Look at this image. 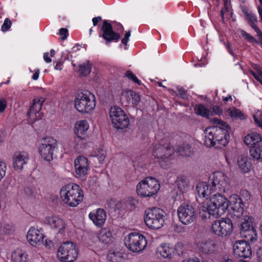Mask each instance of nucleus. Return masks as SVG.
<instances>
[{
	"label": "nucleus",
	"instance_id": "obj_1",
	"mask_svg": "<svg viewBox=\"0 0 262 262\" xmlns=\"http://www.w3.org/2000/svg\"><path fill=\"white\" fill-rule=\"evenodd\" d=\"M210 122L216 125L209 126L204 130L205 145L209 147L221 148L225 146L230 139V127L217 118H211Z\"/></svg>",
	"mask_w": 262,
	"mask_h": 262
},
{
	"label": "nucleus",
	"instance_id": "obj_2",
	"mask_svg": "<svg viewBox=\"0 0 262 262\" xmlns=\"http://www.w3.org/2000/svg\"><path fill=\"white\" fill-rule=\"evenodd\" d=\"M210 184L206 182H199L195 187L196 198H206L212 192L219 191L221 192H227L230 189L229 178L221 171H217L213 173L210 180Z\"/></svg>",
	"mask_w": 262,
	"mask_h": 262
},
{
	"label": "nucleus",
	"instance_id": "obj_3",
	"mask_svg": "<svg viewBox=\"0 0 262 262\" xmlns=\"http://www.w3.org/2000/svg\"><path fill=\"white\" fill-rule=\"evenodd\" d=\"M60 195L64 204L73 207L78 205L83 198L82 190L76 184H68L62 186Z\"/></svg>",
	"mask_w": 262,
	"mask_h": 262
},
{
	"label": "nucleus",
	"instance_id": "obj_4",
	"mask_svg": "<svg viewBox=\"0 0 262 262\" xmlns=\"http://www.w3.org/2000/svg\"><path fill=\"white\" fill-rule=\"evenodd\" d=\"M228 207V202L223 195L217 193L213 195L210 199L209 203L206 208L208 215L218 217L223 215Z\"/></svg>",
	"mask_w": 262,
	"mask_h": 262
},
{
	"label": "nucleus",
	"instance_id": "obj_5",
	"mask_svg": "<svg viewBox=\"0 0 262 262\" xmlns=\"http://www.w3.org/2000/svg\"><path fill=\"white\" fill-rule=\"evenodd\" d=\"M160 188L159 181L153 177H147L137 185V194L142 197H151L156 194Z\"/></svg>",
	"mask_w": 262,
	"mask_h": 262
},
{
	"label": "nucleus",
	"instance_id": "obj_6",
	"mask_svg": "<svg viewBox=\"0 0 262 262\" xmlns=\"http://www.w3.org/2000/svg\"><path fill=\"white\" fill-rule=\"evenodd\" d=\"M165 216L162 210L158 208L147 209L145 212L144 222L152 229L161 228L165 224Z\"/></svg>",
	"mask_w": 262,
	"mask_h": 262
},
{
	"label": "nucleus",
	"instance_id": "obj_7",
	"mask_svg": "<svg viewBox=\"0 0 262 262\" xmlns=\"http://www.w3.org/2000/svg\"><path fill=\"white\" fill-rule=\"evenodd\" d=\"M74 102L75 108L78 112L88 113L95 107V97L90 91H85L78 95Z\"/></svg>",
	"mask_w": 262,
	"mask_h": 262
},
{
	"label": "nucleus",
	"instance_id": "obj_8",
	"mask_svg": "<svg viewBox=\"0 0 262 262\" xmlns=\"http://www.w3.org/2000/svg\"><path fill=\"white\" fill-rule=\"evenodd\" d=\"M57 256L61 261H74L78 256V250L76 245L70 241L63 243L58 249Z\"/></svg>",
	"mask_w": 262,
	"mask_h": 262
},
{
	"label": "nucleus",
	"instance_id": "obj_9",
	"mask_svg": "<svg viewBox=\"0 0 262 262\" xmlns=\"http://www.w3.org/2000/svg\"><path fill=\"white\" fill-rule=\"evenodd\" d=\"M124 243L126 247L135 253L143 251L147 244L146 237L141 233L137 232L129 233L125 237Z\"/></svg>",
	"mask_w": 262,
	"mask_h": 262
},
{
	"label": "nucleus",
	"instance_id": "obj_10",
	"mask_svg": "<svg viewBox=\"0 0 262 262\" xmlns=\"http://www.w3.org/2000/svg\"><path fill=\"white\" fill-rule=\"evenodd\" d=\"M212 232L216 235L224 237L230 235L232 232L233 225L229 218H222L214 221L212 224Z\"/></svg>",
	"mask_w": 262,
	"mask_h": 262
},
{
	"label": "nucleus",
	"instance_id": "obj_11",
	"mask_svg": "<svg viewBox=\"0 0 262 262\" xmlns=\"http://www.w3.org/2000/svg\"><path fill=\"white\" fill-rule=\"evenodd\" d=\"M177 213L180 221L184 225H188L195 219V210L191 205L181 204L178 208Z\"/></svg>",
	"mask_w": 262,
	"mask_h": 262
},
{
	"label": "nucleus",
	"instance_id": "obj_12",
	"mask_svg": "<svg viewBox=\"0 0 262 262\" xmlns=\"http://www.w3.org/2000/svg\"><path fill=\"white\" fill-rule=\"evenodd\" d=\"M56 145L57 141L55 139L50 137L43 139L39 147V152L42 158L48 161L52 160Z\"/></svg>",
	"mask_w": 262,
	"mask_h": 262
},
{
	"label": "nucleus",
	"instance_id": "obj_13",
	"mask_svg": "<svg viewBox=\"0 0 262 262\" xmlns=\"http://www.w3.org/2000/svg\"><path fill=\"white\" fill-rule=\"evenodd\" d=\"M252 220L248 217L245 219L240 225L241 236L251 242H255L257 238V234L255 228L253 227Z\"/></svg>",
	"mask_w": 262,
	"mask_h": 262
},
{
	"label": "nucleus",
	"instance_id": "obj_14",
	"mask_svg": "<svg viewBox=\"0 0 262 262\" xmlns=\"http://www.w3.org/2000/svg\"><path fill=\"white\" fill-rule=\"evenodd\" d=\"M173 154L174 149L168 143L156 144L152 151V155L155 158L162 161L170 159Z\"/></svg>",
	"mask_w": 262,
	"mask_h": 262
},
{
	"label": "nucleus",
	"instance_id": "obj_15",
	"mask_svg": "<svg viewBox=\"0 0 262 262\" xmlns=\"http://www.w3.org/2000/svg\"><path fill=\"white\" fill-rule=\"evenodd\" d=\"M45 101L42 97L34 98L30 108L28 112L30 122L33 123L36 121L41 119L43 116V113L40 112L42 104Z\"/></svg>",
	"mask_w": 262,
	"mask_h": 262
},
{
	"label": "nucleus",
	"instance_id": "obj_16",
	"mask_svg": "<svg viewBox=\"0 0 262 262\" xmlns=\"http://www.w3.org/2000/svg\"><path fill=\"white\" fill-rule=\"evenodd\" d=\"M233 253L236 256L248 258L252 255L250 245L245 241H237L233 245Z\"/></svg>",
	"mask_w": 262,
	"mask_h": 262
},
{
	"label": "nucleus",
	"instance_id": "obj_17",
	"mask_svg": "<svg viewBox=\"0 0 262 262\" xmlns=\"http://www.w3.org/2000/svg\"><path fill=\"white\" fill-rule=\"evenodd\" d=\"M101 30L102 34L99 36L103 37L106 43L113 41H117L120 38V34L113 31L111 24L106 20L103 21Z\"/></svg>",
	"mask_w": 262,
	"mask_h": 262
},
{
	"label": "nucleus",
	"instance_id": "obj_18",
	"mask_svg": "<svg viewBox=\"0 0 262 262\" xmlns=\"http://www.w3.org/2000/svg\"><path fill=\"white\" fill-rule=\"evenodd\" d=\"M74 166L77 177L83 178L88 174L89 164L87 158L84 157H77L74 161Z\"/></svg>",
	"mask_w": 262,
	"mask_h": 262
},
{
	"label": "nucleus",
	"instance_id": "obj_19",
	"mask_svg": "<svg viewBox=\"0 0 262 262\" xmlns=\"http://www.w3.org/2000/svg\"><path fill=\"white\" fill-rule=\"evenodd\" d=\"M45 222L47 223L51 228L57 230L58 233L63 234L65 233L67 227L65 221L60 216L57 215H51L46 217Z\"/></svg>",
	"mask_w": 262,
	"mask_h": 262
},
{
	"label": "nucleus",
	"instance_id": "obj_20",
	"mask_svg": "<svg viewBox=\"0 0 262 262\" xmlns=\"http://www.w3.org/2000/svg\"><path fill=\"white\" fill-rule=\"evenodd\" d=\"M44 237L45 235L41 231L34 227H31L27 234V239L28 242L31 245L34 247L42 243Z\"/></svg>",
	"mask_w": 262,
	"mask_h": 262
},
{
	"label": "nucleus",
	"instance_id": "obj_21",
	"mask_svg": "<svg viewBox=\"0 0 262 262\" xmlns=\"http://www.w3.org/2000/svg\"><path fill=\"white\" fill-rule=\"evenodd\" d=\"M122 103L125 106L132 105L137 106L140 101V97L136 92L131 91H125L122 93L121 98Z\"/></svg>",
	"mask_w": 262,
	"mask_h": 262
},
{
	"label": "nucleus",
	"instance_id": "obj_22",
	"mask_svg": "<svg viewBox=\"0 0 262 262\" xmlns=\"http://www.w3.org/2000/svg\"><path fill=\"white\" fill-rule=\"evenodd\" d=\"M29 155L25 152H17L13 157V167L16 171H21L24 166L26 165L29 161Z\"/></svg>",
	"mask_w": 262,
	"mask_h": 262
},
{
	"label": "nucleus",
	"instance_id": "obj_23",
	"mask_svg": "<svg viewBox=\"0 0 262 262\" xmlns=\"http://www.w3.org/2000/svg\"><path fill=\"white\" fill-rule=\"evenodd\" d=\"M89 128V125L87 121L80 120L77 121L75 125L74 132L77 137L75 138L76 143L81 144L82 140L84 138V133L87 131Z\"/></svg>",
	"mask_w": 262,
	"mask_h": 262
},
{
	"label": "nucleus",
	"instance_id": "obj_24",
	"mask_svg": "<svg viewBox=\"0 0 262 262\" xmlns=\"http://www.w3.org/2000/svg\"><path fill=\"white\" fill-rule=\"evenodd\" d=\"M175 252V248L169 244L163 243L157 248L156 255L158 258L170 259Z\"/></svg>",
	"mask_w": 262,
	"mask_h": 262
},
{
	"label": "nucleus",
	"instance_id": "obj_25",
	"mask_svg": "<svg viewBox=\"0 0 262 262\" xmlns=\"http://www.w3.org/2000/svg\"><path fill=\"white\" fill-rule=\"evenodd\" d=\"M89 217L96 226L100 227L105 223L106 219V214L104 209L98 208L95 211L91 212L89 214Z\"/></svg>",
	"mask_w": 262,
	"mask_h": 262
},
{
	"label": "nucleus",
	"instance_id": "obj_26",
	"mask_svg": "<svg viewBox=\"0 0 262 262\" xmlns=\"http://www.w3.org/2000/svg\"><path fill=\"white\" fill-rule=\"evenodd\" d=\"M199 249L205 254L212 253L215 251L216 245L213 241L204 240L198 243Z\"/></svg>",
	"mask_w": 262,
	"mask_h": 262
},
{
	"label": "nucleus",
	"instance_id": "obj_27",
	"mask_svg": "<svg viewBox=\"0 0 262 262\" xmlns=\"http://www.w3.org/2000/svg\"><path fill=\"white\" fill-rule=\"evenodd\" d=\"M12 262H29L30 259L27 253L22 250L17 249L11 254Z\"/></svg>",
	"mask_w": 262,
	"mask_h": 262
},
{
	"label": "nucleus",
	"instance_id": "obj_28",
	"mask_svg": "<svg viewBox=\"0 0 262 262\" xmlns=\"http://www.w3.org/2000/svg\"><path fill=\"white\" fill-rule=\"evenodd\" d=\"M261 141L260 134L256 133H252L247 135L244 139L245 143L249 146H255L256 144Z\"/></svg>",
	"mask_w": 262,
	"mask_h": 262
},
{
	"label": "nucleus",
	"instance_id": "obj_29",
	"mask_svg": "<svg viewBox=\"0 0 262 262\" xmlns=\"http://www.w3.org/2000/svg\"><path fill=\"white\" fill-rule=\"evenodd\" d=\"M99 241L104 244H108L112 241V232L107 228L101 229L97 234Z\"/></svg>",
	"mask_w": 262,
	"mask_h": 262
},
{
	"label": "nucleus",
	"instance_id": "obj_30",
	"mask_svg": "<svg viewBox=\"0 0 262 262\" xmlns=\"http://www.w3.org/2000/svg\"><path fill=\"white\" fill-rule=\"evenodd\" d=\"M125 115L126 114L121 108L116 106L111 107L110 110L109 115L112 122H118L117 119L121 117L123 118V116Z\"/></svg>",
	"mask_w": 262,
	"mask_h": 262
},
{
	"label": "nucleus",
	"instance_id": "obj_31",
	"mask_svg": "<svg viewBox=\"0 0 262 262\" xmlns=\"http://www.w3.org/2000/svg\"><path fill=\"white\" fill-rule=\"evenodd\" d=\"M237 163L239 167L244 172L249 171L252 166L250 159L246 156H240L238 158Z\"/></svg>",
	"mask_w": 262,
	"mask_h": 262
},
{
	"label": "nucleus",
	"instance_id": "obj_32",
	"mask_svg": "<svg viewBox=\"0 0 262 262\" xmlns=\"http://www.w3.org/2000/svg\"><path fill=\"white\" fill-rule=\"evenodd\" d=\"M194 112L197 115L207 118H209V117L212 116L211 110L207 109L202 104H196L195 106Z\"/></svg>",
	"mask_w": 262,
	"mask_h": 262
},
{
	"label": "nucleus",
	"instance_id": "obj_33",
	"mask_svg": "<svg viewBox=\"0 0 262 262\" xmlns=\"http://www.w3.org/2000/svg\"><path fill=\"white\" fill-rule=\"evenodd\" d=\"M118 119L117 121L118 122H112L115 128L117 129H124L127 127L129 124V120L126 115Z\"/></svg>",
	"mask_w": 262,
	"mask_h": 262
},
{
	"label": "nucleus",
	"instance_id": "obj_34",
	"mask_svg": "<svg viewBox=\"0 0 262 262\" xmlns=\"http://www.w3.org/2000/svg\"><path fill=\"white\" fill-rule=\"evenodd\" d=\"M107 259L112 262H121L124 260L122 253L118 251H110Z\"/></svg>",
	"mask_w": 262,
	"mask_h": 262
},
{
	"label": "nucleus",
	"instance_id": "obj_35",
	"mask_svg": "<svg viewBox=\"0 0 262 262\" xmlns=\"http://www.w3.org/2000/svg\"><path fill=\"white\" fill-rule=\"evenodd\" d=\"M178 151L182 156H190L193 154L191 146L187 143H184L179 146L178 148Z\"/></svg>",
	"mask_w": 262,
	"mask_h": 262
},
{
	"label": "nucleus",
	"instance_id": "obj_36",
	"mask_svg": "<svg viewBox=\"0 0 262 262\" xmlns=\"http://www.w3.org/2000/svg\"><path fill=\"white\" fill-rule=\"evenodd\" d=\"M250 154L254 159H262V146H252L250 150Z\"/></svg>",
	"mask_w": 262,
	"mask_h": 262
},
{
	"label": "nucleus",
	"instance_id": "obj_37",
	"mask_svg": "<svg viewBox=\"0 0 262 262\" xmlns=\"http://www.w3.org/2000/svg\"><path fill=\"white\" fill-rule=\"evenodd\" d=\"M106 152L105 150H104L102 148H100L94 151L92 154V156L94 157H96L99 163H102L106 157Z\"/></svg>",
	"mask_w": 262,
	"mask_h": 262
},
{
	"label": "nucleus",
	"instance_id": "obj_38",
	"mask_svg": "<svg viewBox=\"0 0 262 262\" xmlns=\"http://www.w3.org/2000/svg\"><path fill=\"white\" fill-rule=\"evenodd\" d=\"M91 71L90 64L88 62L86 63H83L79 66V72L82 76H87Z\"/></svg>",
	"mask_w": 262,
	"mask_h": 262
},
{
	"label": "nucleus",
	"instance_id": "obj_39",
	"mask_svg": "<svg viewBox=\"0 0 262 262\" xmlns=\"http://www.w3.org/2000/svg\"><path fill=\"white\" fill-rule=\"evenodd\" d=\"M253 117L255 122L262 128V112L257 111L253 115Z\"/></svg>",
	"mask_w": 262,
	"mask_h": 262
},
{
	"label": "nucleus",
	"instance_id": "obj_40",
	"mask_svg": "<svg viewBox=\"0 0 262 262\" xmlns=\"http://www.w3.org/2000/svg\"><path fill=\"white\" fill-rule=\"evenodd\" d=\"M228 113L232 117L241 118L243 116L242 112L239 110L234 107L228 109Z\"/></svg>",
	"mask_w": 262,
	"mask_h": 262
},
{
	"label": "nucleus",
	"instance_id": "obj_41",
	"mask_svg": "<svg viewBox=\"0 0 262 262\" xmlns=\"http://www.w3.org/2000/svg\"><path fill=\"white\" fill-rule=\"evenodd\" d=\"M125 77H127L129 80H132L135 83L138 85H141V81L138 79V78L133 74L130 71H127L124 74Z\"/></svg>",
	"mask_w": 262,
	"mask_h": 262
},
{
	"label": "nucleus",
	"instance_id": "obj_42",
	"mask_svg": "<svg viewBox=\"0 0 262 262\" xmlns=\"http://www.w3.org/2000/svg\"><path fill=\"white\" fill-rule=\"evenodd\" d=\"M241 34L242 37H243L245 39H246L250 43H257V41L255 39L254 37L251 35L250 34L248 33L246 31L242 30L241 31Z\"/></svg>",
	"mask_w": 262,
	"mask_h": 262
},
{
	"label": "nucleus",
	"instance_id": "obj_43",
	"mask_svg": "<svg viewBox=\"0 0 262 262\" xmlns=\"http://www.w3.org/2000/svg\"><path fill=\"white\" fill-rule=\"evenodd\" d=\"M257 73L251 71V75L262 85V71L260 68H257Z\"/></svg>",
	"mask_w": 262,
	"mask_h": 262
},
{
	"label": "nucleus",
	"instance_id": "obj_44",
	"mask_svg": "<svg viewBox=\"0 0 262 262\" xmlns=\"http://www.w3.org/2000/svg\"><path fill=\"white\" fill-rule=\"evenodd\" d=\"M12 25L11 21L8 18H6L2 26V30L3 32L8 31Z\"/></svg>",
	"mask_w": 262,
	"mask_h": 262
},
{
	"label": "nucleus",
	"instance_id": "obj_45",
	"mask_svg": "<svg viewBox=\"0 0 262 262\" xmlns=\"http://www.w3.org/2000/svg\"><path fill=\"white\" fill-rule=\"evenodd\" d=\"M7 166L5 163L0 160V181L6 174Z\"/></svg>",
	"mask_w": 262,
	"mask_h": 262
},
{
	"label": "nucleus",
	"instance_id": "obj_46",
	"mask_svg": "<svg viewBox=\"0 0 262 262\" xmlns=\"http://www.w3.org/2000/svg\"><path fill=\"white\" fill-rule=\"evenodd\" d=\"M177 91L179 96L183 99H185L187 97L186 91L183 88L178 86L177 87Z\"/></svg>",
	"mask_w": 262,
	"mask_h": 262
},
{
	"label": "nucleus",
	"instance_id": "obj_47",
	"mask_svg": "<svg viewBox=\"0 0 262 262\" xmlns=\"http://www.w3.org/2000/svg\"><path fill=\"white\" fill-rule=\"evenodd\" d=\"M210 110H211L212 112V115H213V114L220 115L223 113L222 109L217 106L212 107Z\"/></svg>",
	"mask_w": 262,
	"mask_h": 262
},
{
	"label": "nucleus",
	"instance_id": "obj_48",
	"mask_svg": "<svg viewBox=\"0 0 262 262\" xmlns=\"http://www.w3.org/2000/svg\"><path fill=\"white\" fill-rule=\"evenodd\" d=\"M59 35L62 36L61 39L65 40L68 36V30L66 28H61L59 30Z\"/></svg>",
	"mask_w": 262,
	"mask_h": 262
},
{
	"label": "nucleus",
	"instance_id": "obj_49",
	"mask_svg": "<svg viewBox=\"0 0 262 262\" xmlns=\"http://www.w3.org/2000/svg\"><path fill=\"white\" fill-rule=\"evenodd\" d=\"M7 103L5 99H0V113H3L7 107Z\"/></svg>",
	"mask_w": 262,
	"mask_h": 262
},
{
	"label": "nucleus",
	"instance_id": "obj_50",
	"mask_svg": "<svg viewBox=\"0 0 262 262\" xmlns=\"http://www.w3.org/2000/svg\"><path fill=\"white\" fill-rule=\"evenodd\" d=\"M130 33H131L130 31H128L125 33L124 38L121 40L122 43H123V44H124L125 45H127V42H128V41L129 40V38L130 36Z\"/></svg>",
	"mask_w": 262,
	"mask_h": 262
},
{
	"label": "nucleus",
	"instance_id": "obj_51",
	"mask_svg": "<svg viewBox=\"0 0 262 262\" xmlns=\"http://www.w3.org/2000/svg\"><path fill=\"white\" fill-rule=\"evenodd\" d=\"M225 6L223 8L221 9V15L222 16V19L223 21H224V14L225 13L228 11V8L227 6V0H224Z\"/></svg>",
	"mask_w": 262,
	"mask_h": 262
},
{
	"label": "nucleus",
	"instance_id": "obj_52",
	"mask_svg": "<svg viewBox=\"0 0 262 262\" xmlns=\"http://www.w3.org/2000/svg\"><path fill=\"white\" fill-rule=\"evenodd\" d=\"M24 191L26 194L30 196L34 194V189L31 186H27L24 188Z\"/></svg>",
	"mask_w": 262,
	"mask_h": 262
},
{
	"label": "nucleus",
	"instance_id": "obj_53",
	"mask_svg": "<svg viewBox=\"0 0 262 262\" xmlns=\"http://www.w3.org/2000/svg\"><path fill=\"white\" fill-rule=\"evenodd\" d=\"M101 20H102V18L100 16L94 17L92 19V22H93V25L94 26H96L97 25L99 21H100Z\"/></svg>",
	"mask_w": 262,
	"mask_h": 262
},
{
	"label": "nucleus",
	"instance_id": "obj_54",
	"mask_svg": "<svg viewBox=\"0 0 262 262\" xmlns=\"http://www.w3.org/2000/svg\"><path fill=\"white\" fill-rule=\"evenodd\" d=\"M39 73H40V71L39 69L35 70V73H34V74L33 75V76H32V79L34 80H36L38 79V78L39 77Z\"/></svg>",
	"mask_w": 262,
	"mask_h": 262
},
{
	"label": "nucleus",
	"instance_id": "obj_55",
	"mask_svg": "<svg viewBox=\"0 0 262 262\" xmlns=\"http://www.w3.org/2000/svg\"><path fill=\"white\" fill-rule=\"evenodd\" d=\"M43 59L47 63H50L52 61L51 58L49 57V53L47 52L43 54Z\"/></svg>",
	"mask_w": 262,
	"mask_h": 262
},
{
	"label": "nucleus",
	"instance_id": "obj_56",
	"mask_svg": "<svg viewBox=\"0 0 262 262\" xmlns=\"http://www.w3.org/2000/svg\"><path fill=\"white\" fill-rule=\"evenodd\" d=\"M226 48L229 52V53L232 56H234V53H233V51L231 50V47H230V46L229 43H228L227 45H226Z\"/></svg>",
	"mask_w": 262,
	"mask_h": 262
},
{
	"label": "nucleus",
	"instance_id": "obj_57",
	"mask_svg": "<svg viewBox=\"0 0 262 262\" xmlns=\"http://www.w3.org/2000/svg\"><path fill=\"white\" fill-rule=\"evenodd\" d=\"M257 257H258V261H259L260 262H262V251H259L258 252V253H257Z\"/></svg>",
	"mask_w": 262,
	"mask_h": 262
},
{
	"label": "nucleus",
	"instance_id": "obj_58",
	"mask_svg": "<svg viewBox=\"0 0 262 262\" xmlns=\"http://www.w3.org/2000/svg\"><path fill=\"white\" fill-rule=\"evenodd\" d=\"M56 70H61L62 69V64L60 63H57L55 67Z\"/></svg>",
	"mask_w": 262,
	"mask_h": 262
},
{
	"label": "nucleus",
	"instance_id": "obj_59",
	"mask_svg": "<svg viewBox=\"0 0 262 262\" xmlns=\"http://www.w3.org/2000/svg\"><path fill=\"white\" fill-rule=\"evenodd\" d=\"M4 140V133L2 132H0V144L3 142Z\"/></svg>",
	"mask_w": 262,
	"mask_h": 262
},
{
	"label": "nucleus",
	"instance_id": "obj_60",
	"mask_svg": "<svg viewBox=\"0 0 262 262\" xmlns=\"http://www.w3.org/2000/svg\"><path fill=\"white\" fill-rule=\"evenodd\" d=\"M229 100H230L231 101H232V98L231 95H229V96H228L227 97H226L224 98V99H223V100L224 101H227Z\"/></svg>",
	"mask_w": 262,
	"mask_h": 262
},
{
	"label": "nucleus",
	"instance_id": "obj_61",
	"mask_svg": "<svg viewBox=\"0 0 262 262\" xmlns=\"http://www.w3.org/2000/svg\"><path fill=\"white\" fill-rule=\"evenodd\" d=\"M183 262H200L194 259H185Z\"/></svg>",
	"mask_w": 262,
	"mask_h": 262
},
{
	"label": "nucleus",
	"instance_id": "obj_62",
	"mask_svg": "<svg viewBox=\"0 0 262 262\" xmlns=\"http://www.w3.org/2000/svg\"><path fill=\"white\" fill-rule=\"evenodd\" d=\"M118 30H123V27L122 25L119 24L117 25V29Z\"/></svg>",
	"mask_w": 262,
	"mask_h": 262
},
{
	"label": "nucleus",
	"instance_id": "obj_63",
	"mask_svg": "<svg viewBox=\"0 0 262 262\" xmlns=\"http://www.w3.org/2000/svg\"><path fill=\"white\" fill-rule=\"evenodd\" d=\"M55 54V52L54 50L52 49L51 51H50V55H51V56L52 57H53Z\"/></svg>",
	"mask_w": 262,
	"mask_h": 262
},
{
	"label": "nucleus",
	"instance_id": "obj_64",
	"mask_svg": "<svg viewBox=\"0 0 262 262\" xmlns=\"http://www.w3.org/2000/svg\"><path fill=\"white\" fill-rule=\"evenodd\" d=\"M260 230H261V232H262V224H261L260 225Z\"/></svg>",
	"mask_w": 262,
	"mask_h": 262
}]
</instances>
